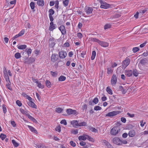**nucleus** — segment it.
<instances>
[{"mask_svg":"<svg viewBox=\"0 0 148 148\" xmlns=\"http://www.w3.org/2000/svg\"><path fill=\"white\" fill-rule=\"evenodd\" d=\"M90 39L92 42H97L100 45L103 47H107L109 45L108 43L107 42L101 41L95 38H91Z\"/></svg>","mask_w":148,"mask_h":148,"instance_id":"obj_1","label":"nucleus"},{"mask_svg":"<svg viewBox=\"0 0 148 148\" xmlns=\"http://www.w3.org/2000/svg\"><path fill=\"white\" fill-rule=\"evenodd\" d=\"M120 129L117 127H114L111 130L110 134L112 135L115 136L118 134L120 131Z\"/></svg>","mask_w":148,"mask_h":148,"instance_id":"obj_2","label":"nucleus"},{"mask_svg":"<svg viewBox=\"0 0 148 148\" xmlns=\"http://www.w3.org/2000/svg\"><path fill=\"white\" fill-rule=\"evenodd\" d=\"M100 3L101 4L100 8H101L107 9L110 7V4L101 0L100 1Z\"/></svg>","mask_w":148,"mask_h":148,"instance_id":"obj_3","label":"nucleus"},{"mask_svg":"<svg viewBox=\"0 0 148 148\" xmlns=\"http://www.w3.org/2000/svg\"><path fill=\"white\" fill-rule=\"evenodd\" d=\"M119 111H114L110 112L106 114L105 116L112 117L115 116L119 113Z\"/></svg>","mask_w":148,"mask_h":148,"instance_id":"obj_4","label":"nucleus"},{"mask_svg":"<svg viewBox=\"0 0 148 148\" xmlns=\"http://www.w3.org/2000/svg\"><path fill=\"white\" fill-rule=\"evenodd\" d=\"M117 79L116 75L113 74L111 79V84L112 86H115L117 82Z\"/></svg>","mask_w":148,"mask_h":148,"instance_id":"obj_5","label":"nucleus"},{"mask_svg":"<svg viewBox=\"0 0 148 148\" xmlns=\"http://www.w3.org/2000/svg\"><path fill=\"white\" fill-rule=\"evenodd\" d=\"M113 143L117 145H121V140L119 138L115 137L112 140Z\"/></svg>","mask_w":148,"mask_h":148,"instance_id":"obj_6","label":"nucleus"},{"mask_svg":"<svg viewBox=\"0 0 148 148\" xmlns=\"http://www.w3.org/2000/svg\"><path fill=\"white\" fill-rule=\"evenodd\" d=\"M67 53L65 51H62L59 52V56L61 58H64L66 56Z\"/></svg>","mask_w":148,"mask_h":148,"instance_id":"obj_7","label":"nucleus"},{"mask_svg":"<svg viewBox=\"0 0 148 148\" xmlns=\"http://www.w3.org/2000/svg\"><path fill=\"white\" fill-rule=\"evenodd\" d=\"M130 60L129 58H126L123 62V66L125 68L129 65L130 62Z\"/></svg>","mask_w":148,"mask_h":148,"instance_id":"obj_8","label":"nucleus"},{"mask_svg":"<svg viewBox=\"0 0 148 148\" xmlns=\"http://www.w3.org/2000/svg\"><path fill=\"white\" fill-rule=\"evenodd\" d=\"M93 11L92 8L86 7L85 9V11L87 15L92 14Z\"/></svg>","mask_w":148,"mask_h":148,"instance_id":"obj_9","label":"nucleus"},{"mask_svg":"<svg viewBox=\"0 0 148 148\" xmlns=\"http://www.w3.org/2000/svg\"><path fill=\"white\" fill-rule=\"evenodd\" d=\"M57 27V26L56 24H53V22L50 23V26L49 27V30L50 31H53Z\"/></svg>","mask_w":148,"mask_h":148,"instance_id":"obj_10","label":"nucleus"},{"mask_svg":"<svg viewBox=\"0 0 148 148\" xmlns=\"http://www.w3.org/2000/svg\"><path fill=\"white\" fill-rule=\"evenodd\" d=\"M59 29L61 31L62 34L64 35L66 34V30L64 26L63 25H61L59 27Z\"/></svg>","mask_w":148,"mask_h":148,"instance_id":"obj_11","label":"nucleus"},{"mask_svg":"<svg viewBox=\"0 0 148 148\" xmlns=\"http://www.w3.org/2000/svg\"><path fill=\"white\" fill-rule=\"evenodd\" d=\"M67 113L69 114H75L76 113L77 111L76 110H73L71 109H67L66 110Z\"/></svg>","mask_w":148,"mask_h":148,"instance_id":"obj_12","label":"nucleus"},{"mask_svg":"<svg viewBox=\"0 0 148 148\" xmlns=\"http://www.w3.org/2000/svg\"><path fill=\"white\" fill-rule=\"evenodd\" d=\"M79 123L78 121L77 120L73 121L71 122V124L75 128L79 126Z\"/></svg>","mask_w":148,"mask_h":148,"instance_id":"obj_13","label":"nucleus"},{"mask_svg":"<svg viewBox=\"0 0 148 148\" xmlns=\"http://www.w3.org/2000/svg\"><path fill=\"white\" fill-rule=\"evenodd\" d=\"M58 55L57 54H53L51 56V61L53 62H55L58 59Z\"/></svg>","mask_w":148,"mask_h":148,"instance_id":"obj_14","label":"nucleus"},{"mask_svg":"<svg viewBox=\"0 0 148 148\" xmlns=\"http://www.w3.org/2000/svg\"><path fill=\"white\" fill-rule=\"evenodd\" d=\"M27 104L29 106L32 108L35 109H36L37 108V106L32 101V100L30 101H28L27 102Z\"/></svg>","mask_w":148,"mask_h":148,"instance_id":"obj_15","label":"nucleus"},{"mask_svg":"<svg viewBox=\"0 0 148 148\" xmlns=\"http://www.w3.org/2000/svg\"><path fill=\"white\" fill-rule=\"evenodd\" d=\"M88 137V135L86 134H83V135L80 136L78 137V139L79 140H85Z\"/></svg>","mask_w":148,"mask_h":148,"instance_id":"obj_16","label":"nucleus"},{"mask_svg":"<svg viewBox=\"0 0 148 148\" xmlns=\"http://www.w3.org/2000/svg\"><path fill=\"white\" fill-rule=\"evenodd\" d=\"M27 127L32 132L34 133L37 134L38 132L33 127L30 126V125H28Z\"/></svg>","mask_w":148,"mask_h":148,"instance_id":"obj_17","label":"nucleus"},{"mask_svg":"<svg viewBox=\"0 0 148 148\" xmlns=\"http://www.w3.org/2000/svg\"><path fill=\"white\" fill-rule=\"evenodd\" d=\"M136 134V132L134 130H130L128 133V135L130 137H134Z\"/></svg>","mask_w":148,"mask_h":148,"instance_id":"obj_18","label":"nucleus"},{"mask_svg":"<svg viewBox=\"0 0 148 148\" xmlns=\"http://www.w3.org/2000/svg\"><path fill=\"white\" fill-rule=\"evenodd\" d=\"M37 4L39 6H42L45 4L43 0H38L37 2Z\"/></svg>","mask_w":148,"mask_h":148,"instance_id":"obj_19","label":"nucleus"},{"mask_svg":"<svg viewBox=\"0 0 148 148\" xmlns=\"http://www.w3.org/2000/svg\"><path fill=\"white\" fill-rule=\"evenodd\" d=\"M125 74L128 77L131 76L132 74V71L131 70L125 71Z\"/></svg>","mask_w":148,"mask_h":148,"instance_id":"obj_20","label":"nucleus"},{"mask_svg":"<svg viewBox=\"0 0 148 148\" xmlns=\"http://www.w3.org/2000/svg\"><path fill=\"white\" fill-rule=\"evenodd\" d=\"M106 91L110 95H112L113 94V92L112 90L110 88V86H108L106 89Z\"/></svg>","mask_w":148,"mask_h":148,"instance_id":"obj_21","label":"nucleus"},{"mask_svg":"<svg viewBox=\"0 0 148 148\" xmlns=\"http://www.w3.org/2000/svg\"><path fill=\"white\" fill-rule=\"evenodd\" d=\"M113 69L112 67H108L107 68V73L108 74H109L112 73L113 71Z\"/></svg>","mask_w":148,"mask_h":148,"instance_id":"obj_22","label":"nucleus"},{"mask_svg":"<svg viewBox=\"0 0 148 148\" xmlns=\"http://www.w3.org/2000/svg\"><path fill=\"white\" fill-rule=\"evenodd\" d=\"M27 47L26 45H22L17 46V48L19 49H25Z\"/></svg>","mask_w":148,"mask_h":148,"instance_id":"obj_23","label":"nucleus"},{"mask_svg":"<svg viewBox=\"0 0 148 148\" xmlns=\"http://www.w3.org/2000/svg\"><path fill=\"white\" fill-rule=\"evenodd\" d=\"M96 55V52L95 51H92V56L91 57V60H93L94 59Z\"/></svg>","mask_w":148,"mask_h":148,"instance_id":"obj_24","label":"nucleus"},{"mask_svg":"<svg viewBox=\"0 0 148 148\" xmlns=\"http://www.w3.org/2000/svg\"><path fill=\"white\" fill-rule=\"evenodd\" d=\"M27 116L28 118H29L33 122H37V121L36 120V119L30 115L29 114H28Z\"/></svg>","mask_w":148,"mask_h":148,"instance_id":"obj_25","label":"nucleus"},{"mask_svg":"<svg viewBox=\"0 0 148 148\" xmlns=\"http://www.w3.org/2000/svg\"><path fill=\"white\" fill-rule=\"evenodd\" d=\"M25 51L27 53L28 56H29L32 52V50L30 48H27L25 49Z\"/></svg>","mask_w":148,"mask_h":148,"instance_id":"obj_26","label":"nucleus"},{"mask_svg":"<svg viewBox=\"0 0 148 148\" xmlns=\"http://www.w3.org/2000/svg\"><path fill=\"white\" fill-rule=\"evenodd\" d=\"M35 146L37 148H45V147L42 144H40L38 145L35 144Z\"/></svg>","mask_w":148,"mask_h":148,"instance_id":"obj_27","label":"nucleus"},{"mask_svg":"<svg viewBox=\"0 0 148 148\" xmlns=\"http://www.w3.org/2000/svg\"><path fill=\"white\" fill-rule=\"evenodd\" d=\"M45 84L48 88H50L51 87V84L49 81L47 80L45 82Z\"/></svg>","mask_w":148,"mask_h":148,"instance_id":"obj_28","label":"nucleus"},{"mask_svg":"<svg viewBox=\"0 0 148 148\" xmlns=\"http://www.w3.org/2000/svg\"><path fill=\"white\" fill-rule=\"evenodd\" d=\"M69 3V0H63V3L64 6L65 7H66L68 6Z\"/></svg>","mask_w":148,"mask_h":148,"instance_id":"obj_29","label":"nucleus"},{"mask_svg":"<svg viewBox=\"0 0 148 148\" xmlns=\"http://www.w3.org/2000/svg\"><path fill=\"white\" fill-rule=\"evenodd\" d=\"M14 57L17 59H19L21 57V54L18 52L16 53L15 54Z\"/></svg>","mask_w":148,"mask_h":148,"instance_id":"obj_30","label":"nucleus"},{"mask_svg":"<svg viewBox=\"0 0 148 148\" xmlns=\"http://www.w3.org/2000/svg\"><path fill=\"white\" fill-rule=\"evenodd\" d=\"M132 74L134 76L137 77L138 75V73L136 69H134L132 71Z\"/></svg>","mask_w":148,"mask_h":148,"instance_id":"obj_31","label":"nucleus"},{"mask_svg":"<svg viewBox=\"0 0 148 148\" xmlns=\"http://www.w3.org/2000/svg\"><path fill=\"white\" fill-rule=\"evenodd\" d=\"M63 110V109L60 108H57L56 109V111L58 113H61Z\"/></svg>","mask_w":148,"mask_h":148,"instance_id":"obj_32","label":"nucleus"},{"mask_svg":"<svg viewBox=\"0 0 148 148\" xmlns=\"http://www.w3.org/2000/svg\"><path fill=\"white\" fill-rule=\"evenodd\" d=\"M12 142L14 146L15 147H17L18 146L19 144L17 142H16L15 140H12Z\"/></svg>","mask_w":148,"mask_h":148,"instance_id":"obj_33","label":"nucleus"},{"mask_svg":"<svg viewBox=\"0 0 148 148\" xmlns=\"http://www.w3.org/2000/svg\"><path fill=\"white\" fill-rule=\"evenodd\" d=\"M30 6L32 9H34L35 7V4L34 2H31L30 3Z\"/></svg>","mask_w":148,"mask_h":148,"instance_id":"obj_34","label":"nucleus"},{"mask_svg":"<svg viewBox=\"0 0 148 148\" xmlns=\"http://www.w3.org/2000/svg\"><path fill=\"white\" fill-rule=\"evenodd\" d=\"M66 79V77L64 76H61L60 77L58 78V80L59 81H64Z\"/></svg>","mask_w":148,"mask_h":148,"instance_id":"obj_35","label":"nucleus"},{"mask_svg":"<svg viewBox=\"0 0 148 148\" xmlns=\"http://www.w3.org/2000/svg\"><path fill=\"white\" fill-rule=\"evenodd\" d=\"M37 85V86L39 88L43 89L44 88V86L41 84L39 82L36 84Z\"/></svg>","mask_w":148,"mask_h":148,"instance_id":"obj_36","label":"nucleus"},{"mask_svg":"<svg viewBox=\"0 0 148 148\" xmlns=\"http://www.w3.org/2000/svg\"><path fill=\"white\" fill-rule=\"evenodd\" d=\"M49 16H52L54 13V11L52 9H50L49 11Z\"/></svg>","mask_w":148,"mask_h":148,"instance_id":"obj_37","label":"nucleus"},{"mask_svg":"<svg viewBox=\"0 0 148 148\" xmlns=\"http://www.w3.org/2000/svg\"><path fill=\"white\" fill-rule=\"evenodd\" d=\"M51 73L53 77H56L58 74L57 71L53 72L51 71Z\"/></svg>","mask_w":148,"mask_h":148,"instance_id":"obj_38","label":"nucleus"},{"mask_svg":"<svg viewBox=\"0 0 148 148\" xmlns=\"http://www.w3.org/2000/svg\"><path fill=\"white\" fill-rule=\"evenodd\" d=\"M6 86L9 90H12V88L11 87L10 82L9 83H7L6 84Z\"/></svg>","mask_w":148,"mask_h":148,"instance_id":"obj_39","label":"nucleus"},{"mask_svg":"<svg viewBox=\"0 0 148 148\" xmlns=\"http://www.w3.org/2000/svg\"><path fill=\"white\" fill-rule=\"evenodd\" d=\"M87 125V123L85 122L79 123V126H85Z\"/></svg>","mask_w":148,"mask_h":148,"instance_id":"obj_40","label":"nucleus"},{"mask_svg":"<svg viewBox=\"0 0 148 148\" xmlns=\"http://www.w3.org/2000/svg\"><path fill=\"white\" fill-rule=\"evenodd\" d=\"M139 49L138 47H135L133 48L132 51L134 53H136L138 51Z\"/></svg>","mask_w":148,"mask_h":148,"instance_id":"obj_41","label":"nucleus"},{"mask_svg":"<svg viewBox=\"0 0 148 148\" xmlns=\"http://www.w3.org/2000/svg\"><path fill=\"white\" fill-rule=\"evenodd\" d=\"M71 132L75 134H77L78 133V130L77 129L73 130H71Z\"/></svg>","mask_w":148,"mask_h":148,"instance_id":"obj_42","label":"nucleus"},{"mask_svg":"<svg viewBox=\"0 0 148 148\" xmlns=\"http://www.w3.org/2000/svg\"><path fill=\"white\" fill-rule=\"evenodd\" d=\"M111 26V25L110 24H106L104 26V28L105 29H106L110 28Z\"/></svg>","mask_w":148,"mask_h":148,"instance_id":"obj_43","label":"nucleus"},{"mask_svg":"<svg viewBox=\"0 0 148 148\" xmlns=\"http://www.w3.org/2000/svg\"><path fill=\"white\" fill-rule=\"evenodd\" d=\"M55 130L56 131H58V132H60L61 131V128L60 125H58L55 128Z\"/></svg>","mask_w":148,"mask_h":148,"instance_id":"obj_44","label":"nucleus"},{"mask_svg":"<svg viewBox=\"0 0 148 148\" xmlns=\"http://www.w3.org/2000/svg\"><path fill=\"white\" fill-rule=\"evenodd\" d=\"M3 112L5 114L7 112V109L6 106L4 105H3L2 106Z\"/></svg>","mask_w":148,"mask_h":148,"instance_id":"obj_45","label":"nucleus"},{"mask_svg":"<svg viewBox=\"0 0 148 148\" xmlns=\"http://www.w3.org/2000/svg\"><path fill=\"white\" fill-rule=\"evenodd\" d=\"M101 109V107L99 106H96L94 108V109L95 110H100Z\"/></svg>","mask_w":148,"mask_h":148,"instance_id":"obj_46","label":"nucleus"},{"mask_svg":"<svg viewBox=\"0 0 148 148\" xmlns=\"http://www.w3.org/2000/svg\"><path fill=\"white\" fill-rule=\"evenodd\" d=\"M21 112L23 114H26L27 116V112L23 109H21L20 110Z\"/></svg>","mask_w":148,"mask_h":148,"instance_id":"obj_47","label":"nucleus"},{"mask_svg":"<svg viewBox=\"0 0 148 148\" xmlns=\"http://www.w3.org/2000/svg\"><path fill=\"white\" fill-rule=\"evenodd\" d=\"M6 137L5 135L3 134H1L0 136V138L2 139V140H3Z\"/></svg>","mask_w":148,"mask_h":148,"instance_id":"obj_48","label":"nucleus"},{"mask_svg":"<svg viewBox=\"0 0 148 148\" xmlns=\"http://www.w3.org/2000/svg\"><path fill=\"white\" fill-rule=\"evenodd\" d=\"M90 130L92 132H94L97 133L98 132V130L95 128L92 127L90 128Z\"/></svg>","mask_w":148,"mask_h":148,"instance_id":"obj_49","label":"nucleus"},{"mask_svg":"<svg viewBox=\"0 0 148 148\" xmlns=\"http://www.w3.org/2000/svg\"><path fill=\"white\" fill-rule=\"evenodd\" d=\"M61 124H64V125H66L67 124L66 121L65 119L62 120L60 122Z\"/></svg>","mask_w":148,"mask_h":148,"instance_id":"obj_50","label":"nucleus"},{"mask_svg":"<svg viewBox=\"0 0 148 148\" xmlns=\"http://www.w3.org/2000/svg\"><path fill=\"white\" fill-rule=\"evenodd\" d=\"M98 102V99L97 97H95L93 99V102L95 104H97Z\"/></svg>","mask_w":148,"mask_h":148,"instance_id":"obj_51","label":"nucleus"},{"mask_svg":"<svg viewBox=\"0 0 148 148\" xmlns=\"http://www.w3.org/2000/svg\"><path fill=\"white\" fill-rule=\"evenodd\" d=\"M25 30L24 29H22L19 33L18 35L20 36L23 35L24 33Z\"/></svg>","mask_w":148,"mask_h":148,"instance_id":"obj_52","label":"nucleus"},{"mask_svg":"<svg viewBox=\"0 0 148 148\" xmlns=\"http://www.w3.org/2000/svg\"><path fill=\"white\" fill-rule=\"evenodd\" d=\"M16 104L19 106H21L22 104L21 103V101L19 100H17L16 102Z\"/></svg>","mask_w":148,"mask_h":148,"instance_id":"obj_53","label":"nucleus"},{"mask_svg":"<svg viewBox=\"0 0 148 148\" xmlns=\"http://www.w3.org/2000/svg\"><path fill=\"white\" fill-rule=\"evenodd\" d=\"M77 36L79 38H81L83 37L82 34L80 32L77 33Z\"/></svg>","mask_w":148,"mask_h":148,"instance_id":"obj_54","label":"nucleus"},{"mask_svg":"<svg viewBox=\"0 0 148 148\" xmlns=\"http://www.w3.org/2000/svg\"><path fill=\"white\" fill-rule=\"evenodd\" d=\"M70 144L71 146L73 147H75L76 146V144L73 141H71L70 142Z\"/></svg>","mask_w":148,"mask_h":148,"instance_id":"obj_55","label":"nucleus"},{"mask_svg":"<svg viewBox=\"0 0 148 148\" xmlns=\"http://www.w3.org/2000/svg\"><path fill=\"white\" fill-rule=\"evenodd\" d=\"M108 148H112V145L110 144L108 142L106 145Z\"/></svg>","mask_w":148,"mask_h":148,"instance_id":"obj_56","label":"nucleus"},{"mask_svg":"<svg viewBox=\"0 0 148 148\" xmlns=\"http://www.w3.org/2000/svg\"><path fill=\"white\" fill-rule=\"evenodd\" d=\"M87 139L91 142H93L94 141L93 138L89 136H88V137H87Z\"/></svg>","mask_w":148,"mask_h":148,"instance_id":"obj_57","label":"nucleus"},{"mask_svg":"<svg viewBox=\"0 0 148 148\" xmlns=\"http://www.w3.org/2000/svg\"><path fill=\"white\" fill-rule=\"evenodd\" d=\"M86 54V51H83L81 53V56L83 58H84V56Z\"/></svg>","mask_w":148,"mask_h":148,"instance_id":"obj_58","label":"nucleus"},{"mask_svg":"<svg viewBox=\"0 0 148 148\" xmlns=\"http://www.w3.org/2000/svg\"><path fill=\"white\" fill-rule=\"evenodd\" d=\"M146 122H144L143 123V120L141 121H140V125L142 127H143L144 126Z\"/></svg>","mask_w":148,"mask_h":148,"instance_id":"obj_59","label":"nucleus"},{"mask_svg":"<svg viewBox=\"0 0 148 148\" xmlns=\"http://www.w3.org/2000/svg\"><path fill=\"white\" fill-rule=\"evenodd\" d=\"M4 77L5 78L9 77L7 72L6 71H4Z\"/></svg>","mask_w":148,"mask_h":148,"instance_id":"obj_60","label":"nucleus"},{"mask_svg":"<svg viewBox=\"0 0 148 148\" xmlns=\"http://www.w3.org/2000/svg\"><path fill=\"white\" fill-rule=\"evenodd\" d=\"M58 5H59V2L58 1H56L55 5V7L57 8L58 9Z\"/></svg>","mask_w":148,"mask_h":148,"instance_id":"obj_61","label":"nucleus"},{"mask_svg":"<svg viewBox=\"0 0 148 148\" xmlns=\"http://www.w3.org/2000/svg\"><path fill=\"white\" fill-rule=\"evenodd\" d=\"M121 121L123 123H125L126 121V119L124 117H121Z\"/></svg>","mask_w":148,"mask_h":148,"instance_id":"obj_62","label":"nucleus"},{"mask_svg":"<svg viewBox=\"0 0 148 148\" xmlns=\"http://www.w3.org/2000/svg\"><path fill=\"white\" fill-rule=\"evenodd\" d=\"M34 61V59L33 58H30L29 60V61H28L27 63H32V62H33V61Z\"/></svg>","mask_w":148,"mask_h":148,"instance_id":"obj_63","label":"nucleus"},{"mask_svg":"<svg viewBox=\"0 0 148 148\" xmlns=\"http://www.w3.org/2000/svg\"><path fill=\"white\" fill-rule=\"evenodd\" d=\"M107 99V97L104 95L101 97V100L103 101H106Z\"/></svg>","mask_w":148,"mask_h":148,"instance_id":"obj_64","label":"nucleus"}]
</instances>
